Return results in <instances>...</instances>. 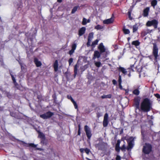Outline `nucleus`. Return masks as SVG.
Returning a JSON list of instances; mask_svg holds the SVG:
<instances>
[{
    "label": "nucleus",
    "mask_w": 160,
    "mask_h": 160,
    "mask_svg": "<svg viewBox=\"0 0 160 160\" xmlns=\"http://www.w3.org/2000/svg\"><path fill=\"white\" fill-rule=\"evenodd\" d=\"M152 106L150 100L148 98H146L143 100L141 103L139 109H138L141 112H147L150 111Z\"/></svg>",
    "instance_id": "obj_1"
},
{
    "label": "nucleus",
    "mask_w": 160,
    "mask_h": 160,
    "mask_svg": "<svg viewBox=\"0 0 160 160\" xmlns=\"http://www.w3.org/2000/svg\"><path fill=\"white\" fill-rule=\"evenodd\" d=\"M41 143L43 144L44 147L41 148V154H42L44 156L46 155L47 153L46 152L47 149H48V147L47 145L48 143V140L45 138V135L43 133L41 132Z\"/></svg>",
    "instance_id": "obj_2"
},
{
    "label": "nucleus",
    "mask_w": 160,
    "mask_h": 160,
    "mask_svg": "<svg viewBox=\"0 0 160 160\" xmlns=\"http://www.w3.org/2000/svg\"><path fill=\"white\" fill-rule=\"evenodd\" d=\"M158 52V49L157 45L155 43H153L152 54L154 58V60L156 61H157L158 58L159 56Z\"/></svg>",
    "instance_id": "obj_3"
},
{
    "label": "nucleus",
    "mask_w": 160,
    "mask_h": 160,
    "mask_svg": "<svg viewBox=\"0 0 160 160\" xmlns=\"http://www.w3.org/2000/svg\"><path fill=\"white\" fill-rule=\"evenodd\" d=\"M158 23L157 20L153 19L151 21H148L146 23V25L147 27H151L152 26L154 28L156 29L158 27Z\"/></svg>",
    "instance_id": "obj_4"
},
{
    "label": "nucleus",
    "mask_w": 160,
    "mask_h": 160,
    "mask_svg": "<svg viewBox=\"0 0 160 160\" xmlns=\"http://www.w3.org/2000/svg\"><path fill=\"white\" fill-rule=\"evenodd\" d=\"M152 150V146L150 144H146L143 146L142 152L145 154H149Z\"/></svg>",
    "instance_id": "obj_5"
},
{
    "label": "nucleus",
    "mask_w": 160,
    "mask_h": 160,
    "mask_svg": "<svg viewBox=\"0 0 160 160\" xmlns=\"http://www.w3.org/2000/svg\"><path fill=\"white\" fill-rule=\"evenodd\" d=\"M141 98L139 96L135 97L133 99L134 106L136 110L139 109V104Z\"/></svg>",
    "instance_id": "obj_6"
},
{
    "label": "nucleus",
    "mask_w": 160,
    "mask_h": 160,
    "mask_svg": "<svg viewBox=\"0 0 160 160\" xmlns=\"http://www.w3.org/2000/svg\"><path fill=\"white\" fill-rule=\"evenodd\" d=\"M84 129L88 139L90 140L92 136V134L90 128L88 126L86 125L84 127Z\"/></svg>",
    "instance_id": "obj_7"
},
{
    "label": "nucleus",
    "mask_w": 160,
    "mask_h": 160,
    "mask_svg": "<svg viewBox=\"0 0 160 160\" xmlns=\"http://www.w3.org/2000/svg\"><path fill=\"white\" fill-rule=\"evenodd\" d=\"M53 115V112L48 111L43 114L41 115V118L44 119H47L51 118Z\"/></svg>",
    "instance_id": "obj_8"
},
{
    "label": "nucleus",
    "mask_w": 160,
    "mask_h": 160,
    "mask_svg": "<svg viewBox=\"0 0 160 160\" xmlns=\"http://www.w3.org/2000/svg\"><path fill=\"white\" fill-rule=\"evenodd\" d=\"M108 119V114L107 113H106L104 115L103 120V125L104 127L107 126L109 122Z\"/></svg>",
    "instance_id": "obj_9"
},
{
    "label": "nucleus",
    "mask_w": 160,
    "mask_h": 160,
    "mask_svg": "<svg viewBox=\"0 0 160 160\" xmlns=\"http://www.w3.org/2000/svg\"><path fill=\"white\" fill-rule=\"evenodd\" d=\"M150 10V8L149 7H146L143 10L142 16L145 17H148L149 14V12Z\"/></svg>",
    "instance_id": "obj_10"
},
{
    "label": "nucleus",
    "mask_w": 160,
    "mask_h": 160,
    "mask_svg": "<svg viewBox=\"0 0 160 160\" xmlns=\"http://www.w3.org/2000/svg\"><path fill=\"white\" fill-rule=\"evenodd\" d=\"M98 49L99 50L101 53H103L105 52L106 49L102 43H100L98 46Z\"/></svg>",
    "instance_id": "obj_11"
},
{
    "label": "nucleus",
    "mask_w": 160,
    "mask_h": 160,
    "mask_svg": "<svg viewBox=\"0 0 160 160\" xmlns=\"http://www.w3.org/2000/svg\"><path fill=\"white\" fill-rule=\"evenodd\" d=\"M118 70L119 72H122L124 75H126L127 74V71L124 68L119 67L118 68Z\"/></svg>",
    "instance_id": "obj_12"
},
{
    "label": "nucleus",
    "mask_w": 160,
    "mask_h": 160,
    "mask_svg": "<svg viewBox=\"0 0 160 160\" xmlns=\"http://www.w3.org/2000/svg\"><path fill=\"white\" fill-rule=\"evenodd\" d=\"M86 31V28L82 27L80 28L78 31V35L79 36H82L85 33Z\"/></svg>",
    "instance_id": "obj_13"
},
{
    "label": "nucleus",
    "mask_w": 160,
    "mask_h": 160,
    "mask_svg": "<svg viewBox=\"0 0 160 160\" xmlns=\"http://www.w3.org/2000/svg\"><path fill=\"white\" fill-rule=\"evenodd\" d=\"M102 53H101L100 52H99L98 51H95L94 52L93 59H95L96 58H99L100 57L101 54Z\"/></svg>",
    "instance_id": "obj_14"
},
{
    "label": "nucleus",
    "mask_w": 160,
    "mask_h": 160,
    "mask_svg": "<svg viewBox=\"0 0 160 160\" xmlns=\"http://www.w3.org/2000/svg\"><path fill=\"white\" fill-rule=\"evenodd\" d=\"M152 30H150L149 29H147L142 31L141 32V35L142 37H144L148 33L151 32Z\"/></svg>",
    "instance_id": "obj_15"
},
{
    "label": "nucleus",
    "mask_w": 160,
    "mask_h": 160,
    "mask_svg": "<svg viewBox=\"0 0 160 160\" xmlns=\"http://www.w3.org/2000/svg\"><path fill=\"white\" fill-rule=\"evenodd\" d=\"M53 67L55 72H56L58 71V61L57 60H55L53 64Z\"/></svg>",
    "instance_id": "obj_16"
},
{
    "label": "nucleus",
    "mask_w": 160,
    "mask_h": 160,
    "mask_svg": "<svg viewBox=\"0 0 160 160\" xmlns=\"http://www.w3.org/2000/svg\"><path fill=\"white\" fill-rule=\"evenodd\" d=\"M114 21L113 19L112 18L103 21V23L105 24H109L112 23Z\"/></svg>",
    "instance_id": "obj_17"
},
{
    "label": "nucleus",
    "mask_w": 160,
    "mask_h": 160,
    "mask_svg": "<svg viewBox=\"0 0 160 160\" xmlns=\"http://www.w3.org/2000/svg\"><path fill=\"white\" fill-rule=\"evenodd\" d=\"M120 141L119 140H118L117 141V143L116 144L115 149L117 152H119L120 148Z\"/></svg>",
    "instance_id": "obj_18"
},
{
    "label": "nucleus",
    "mask_w": 160,
    "mask_h": 160,
    "mask_svg": "<svg viewBox=\"0 0 160 160\" xmlns=\"http://www.w3.org/2000/svg\"><path fill=\"white\" fill-rule=\"evenodd\" d=\"M133 147V144L132 143V141H130L128 143V145L127 147V149L129 151L130 149H131Z\"/></svg>",
    "instance_id": "obj_19"
},
{
    "label": "nucleus",
    "mask_w": 160,
    "mask_h": 160,
    "mask_svg": "<svg viewBox=\"0 0 160 160\" xmlns=\"http://www.w3.org/2000/svg\"><path fill=\"white\" fill-rule=\"evenodd\" d=\"M140 43V42L138 41V40H136L132 41V44L136 46H138L139 45Z\"/></svg>",
    "instance_id": "obj_20"
},
{
    "label": "nucleus",
    "mask_w": 160,
    "mask_h": 160,
    "mask_svg": "<svg viewBox=\"0 0 160 160\" xmlns=\"http://www.w3.org/2000/svg\"><path fill=\"white\" fill-rule=\"evenodd\" d=\"M122 31L125 34H129L130 32L129 30L128 29H126L125 27L123 28Z\"/></svg>",
    "instance_id": "obj_21"
},
{
    "label": "nucleus",
    "mask_w": 160,
    "mask_h": 160,
    "mask_svg": "<svg viewBox=\"0 0 160 160\" xmlns=\"http://www.w3.org/2000/svg\"><path fill=\"white\" fill-rule=\"evenodd\" d=\"M78 72V66L77 64L75 65L74 67V76L75 77L77 74Z\"/></svg>",
    "instance_id": "obj_22"
},
{
    "label": "nucleus",
    "mask_w": 160,
    "mask_h": 160,
    "mask_svg": "<svg viewBox=\"0 0 160 160\" xmlns=\"http://www.w3.org/2000/svg\"><path fill=\"white\" fill-rule=\"evenodd\" d=\"M158 2L157 0H152L151 2V5L153 8H154L155 6L157 4Z\"/></svg>",
    "instance_id": "obj_23"
},
{
    "label": "nucleus",
    "mask_w": 160,
    "mask_h": 160,
    "mask_svg": "<svg viewBox=\"0 0 160 160\" xmlns=\"http://www.w3.org/2000/svg\"><path fill=\"white\" fill-rule=\"evenodd\" d=\"M98 41L99 40L98 39H96L92 42V44L91 45V46L93 48L95 47V46L98 44Z\"/></svg>",
    "instance_id": "obj_24"
},
{
    "label": "nucleus",
    "mask_w": 160,
    "mask_h": 160,
    "mask_svg": "<svg viewBox=\"0 0 160 160\" xmlns=\"http://www.w3.org/2000/svg\"><path fill=\"white\" fill-rule=\"evenodd\" d=\"M133 94L138 96L139 95L140 93V91L138 89H136L133 90L132 91Z\"/></svg>",
    "instance_id": "obj_25"
},
{
    "label": "nucleus",
    "mask_w": 160,
    "mask_h": 160,
    "mask_svg": "<svg viewBox=\"0 0 160 160\" xmlns=\"http://www.w3.org/2000/svg\"><path fill=\"white\" fill-rule=\"evenodd\" d=\"M112 95L111 94H109L107 95H104L101 96V98L102 99L108 98H111Z\"/></svg>",
    "instance_id": "obj_26"
},
{
    "label": "nucleus",
    "mask_w": 160,
    "mask_h": 160,
    "mask_svg": "<svg viewBox=\"0 0 160 160\" xmlns=\"http://www.w3.org/2000/svg\"><path fill=\"white\" fill-rule=\"evenodd\" d=\"M34 62L37 67L40 66V62L37 58H34Z\"/></svg>",
    "instance_id": "obj_27"
},
{
    "label": "nucleus",
    "mask_w": 160,
    "mask_h": 160,
    "mask_svg": "<svg viewBox=\"0 0 160 160\" xmlns=\"http://www.w3.org/2000/svg\"><path fill=\"white\" fill-rule=\"evenodd\" d=\"M93 32H90L89 33L88 36V40H92V39L93 38Z\"/></svg>",
    "instance_id": "obj_28"
},
{
    "label": "nucleus",
    "mask_w": 160,
    "mask_h": 160,
    "mask_svg": "<svg viewBox=\"0 0 160 160\" xmlns=\"http://www.w3.org/2000/svg\"><path fill=\"white\" fill-rule=\"evenodd\" d=\"M138 29V27L137 26V24H135L132 27L133 32H135Z\"/></svg>",
    "instance_id": "obj_29"
},
{
    "label": "nucleus",
    "mask_w": 160,
    "mask_h": 160,
    "mask_svg": "<svg viewBox=\"0 0 160 160\" xmlns=\"http://www.w3.org/2000/svg\"><path fill=\"white\" fill-rule=\"evenodd\" d=\"M78 7V6L74 7L72 10L71 13L72 14L74 13L76 11Z\"/></svg>",
    "instance_id": "obj_30"
},
{
    "label": "nucleus",
    "mask_w": 160,
    "mask_h": 160,
    "mask_svg": "<svg viewBox=\"0 0 160 160\" xmlns=\"http://www.w3.org/2000/svg\"><path fill=\"white\" fill-rule=\"evenodd\" d=\"M103 27L100 25H98L94 27L95 29L97 30H100L102 29Z\"/></svg>",
    "instance_id": "obj_31"
},
{
    "label": "nucleus",
    "mask_w": 160,
    "mask_h": 160,
    "mask_svg": "<svg viewBox=\"0 0 160 160\" xmlns=\"http://www.w3.org/2000/svg\"><path fill=\"white\" fill-rule=\"evenodd\" d=\"M118 82L119 87L120 88L121 87H122L121 85V82H122V79H121V75H119V76Z\"/></svg>",
    "instance_id": "obj_32"
},
{
    "label": "nucleus",
    "mask_w": 160,
    "mask_h": 160,
    "mask_svg": "<svg viewBox=\"0 0 160 160\" xmlns=\"http://www.w3.org/2000/svg\"><path fill=\"white\" fill-rule=\"evenodd\" d=\"M52 97L53 98V102H55L57 101V96L56 95V94L55 93H54L52 96Z\"/></svg>",
    "instance_id": "obj_33"
},
{
    "label": "nucleus",
    "mask_w": 160,
    "mask_h": 160,
    "mask_svg": "<svg viewBox=\"0 0 160 160\" xmlns=\"http://www.w3.org/2000/svg\"><path fill=\"white\" fill-rule=\"evenodd\" d=\"M92 110H91L90 108H87V109H86L85 110V114H89V113H90L91 111H92Z\"/></svg>",
    "instance_id": "obj_34"
},
{
    "label": "nucleus",
    "mask_w": 160,
    "mask_h": 160,
    "mask_svg": "<svg viewBox=\"0 0 160 160\" xmlns=\"http://www.w3.org/2000/svg\"><path fill=\"white\" fill-rule=\"evenodd\" d=\"M95 65L97 67H100L101 65V63L100 62H97L95 63Z\"/></svg>",
    "instance_id": "obj_35"
},
{
    "label": "nucleus",
    "mask_w": 160,
    "mask_h": 160,
    "mask_svg": "<svg viewBox=\"0 0 160 160\" xmlns=\"http://www.w3.org/2000/svg\"><path fill=\"white\" fill-rule=\"evenodd\" d=\"M73 103L74 106V108L75 109H78V106L76 102L74 100L72 101V102Z\"/></svg>",
    "instance_id": "obj_36"
},
{
    "label": "nucleus",
    "mask_w": 160,
    "mask_h": 160,
    "mask_svg": "<svg viewBox=\"0 0 160 160\" xmlns=\"http://www.w3.org/2000/svg\"><path fill=\"white\" fill-rule=\"evenodd\" d=\"M78 135H80L81 134V126L80 124L78 125Z\"/></svg>",
    "instance_id": "obj_37"
},
{
    "label": "nucleus",
    "mask_w": 160,
    "mask_h": 160,
    "mask_svg": "<svg viewBox=\"0 0 160 160\" xmlns=\"http://www.w3.org/2000/svg\"><path fill=\"white\" fill-rule=\"evenodd\" d=\"M134 66V65H131L130 66V68H128L127 70H128V71H131V72H133L134 71V70L132 68Z\"/></svg>",
    "instance_id": "obj_38"
},
{
    "label": "nucleus",
    "mask_w": 160,
    "mask_h": 160,
    "mask_svg": "<svg viewBox=\"0 0 160 160\" xmlns=\"http://www.w3.org/2000/svg\"><path fill=\"white\" fill-rule=\"evenodd\" d=\"M87 23V19L85 18H83L82 20V24L83 25H86Z\"/></svg>",
    "instance_id": "obj_39"
},
{
    "label": "nucleus",
    "mask_w": 160,
    "mask_h": 160,
    "mask_svg": "<svg viewBox=\"0 0 160 160\" xmlns=\"http://www.w3.org/2000/svg\"><path fill=\"white\" fill-rule=\"evenodd\" d=\"M84 151L87 154H88L90 152V150L87 148H86L84 149Z\"/></svg>",
    "instance_id": "obj_40"
},
{
    "label": "nucleus",
    "mask_w": 160,
    "mask_h": 160,
    "mask_svg": "<svg viewBox=\"0 0 160 160\" xmlns=\"http://www.w3.org/2000/svg\"><path fill=\"white\" fill-rule=\"evenodd\" d=\"M77 47V45L76 44L74 43L73 44L72 46V49L75 51Z\"/></svg>",
    "instance_id": "obj_41"
},
{
    "label": "nucleus",
    "mask_w": 160,
    "mask_h": 160,
    "mask_svg": "<svg viewBox=\"0 0 160 160\" xmlns=\"http://www.w3.org/2000/svg\"><path fill=\"white\" fill-rule=\"evenodd\" d=\"M131 11H129L128 12V18L130 20H132V18L131 16Z\"/></svg>",
    "instance_id": "obj_42"
},
{
    "label": "nucleus",
    "mask_w": 160,
    "mask_h": 160,
    "mask_svg": "<svg viewBox=\"0 0 160 160\" xmlns=\"http://www.w3.org/2000/svg\"><path fill=\"white\" fill-rule=\"evenodd\" d=\"M67 98L68 99H70L71 100V102H72L74 100V99H73V98H72V97H71V96L70 95H68L67 96Z\"/></svg>",
    "instance_id": "obj_43"
},
{
    "label": "nucleus",
    "mask_w": 160,
    "mask_h": 160,
    "mask_svg": "<svg viewBox=\"0 0 160 160\" xmlns=\"http://www.w3.org/2000/svg\"><path fill=\"white\" fill-rule=\"evenodd\" d=\"M73 59L72 58H70L68 60L69 65L70 66L71 63L73 62Z\"/></svg>",
    "instance_id": "obj_44"
},
{
    "label": "nucleus",
    "mask_w": 160,
    "mask_h": 160,
    "mask_svg": "<svg viewBox=\"0 0 160 160\" xmlns=\"http://www.w3.org/2000/svg\"><path fill=\"white\" fill-rule=\"evenodd\" d=\"M91 41L90 40H89V39L88 40V42L87 43V46L88 47H89L90 46H91V45H90Z\"/></svg>",
    "instance_id": "obj_45"
},
{
    "label": "nucleus",
    "mask_w": 160,
    "mask_h": 160,
    "mask_svg": "<svg viewBox=\"0 0 160 160\" xmlns=\"http://www.w3.org/2000/svg\"><path fill=\"white\" fill-rule=\"evenodd\" d=\"M97 117V118H99L102 116V113L100 112H97L96 113Z\"/></svg>",
    "instance_id": "obj_46"
},
{
    "label": "nucleus",
    "mask_w": 160,
    "mask_h": 160,
    "mask_svg": "<svg viewBox=\"0 0 160 160\" xmlns=\"http://www.w3.org/2000/svg\"><path fill=\"white\" fill-rule=\"evenodd\" d=\"M154 96L157 98L160 99V95L158 93H156L154 94Z\"/></svg>",
    "instance_id": "obj_47"
},
{
    "label": "nucleus",
    "mask_w": 160,
    "mask_h": 160,
    "mask_svg": "<svg viewBox=\"0 0 160 160\" xmlns=\"http://www.w3.org/2000/svg\"><path fill=\"white\" fill-rule=\"evenodd\" d=\"M126 148L125 145L124 144L123 146H122V147L120 148L121 149L122 151H123L124 150H125L126 148Z\"/></svg>",
    "instance_id": "obj_48"
},
{
    "label": "nucleus",
    "mask_w": 160,
    "mask_h": 160,
    "mask_svg": "<svg viewBox=\"0 0 160 160\" xmlns=\"http://www.w3.org/2000/svg\"><path fill=\"white\" fill-rule=\"evenodd\" d=\"M10 75H11L12 80L14 83H15V82H16V81L15 78L13 76L11 73H10Z\"/></svg>",
    "instance_id": "obj_49"
},
{
    "label": "nucleus",
    "mask_w": 160,
    "mask_h": 160,
    "mask_svg": "<svg viewBox=\"0 0 160 160\" xmlns=\"http://www.w3.org/2000/svg\"><path fill=\"white\" fill-rule=\"evenodd\" d=\"M74 50L71 49L70 50L69 52L68 53L70 55H72L73 53L74 52Z\"/></svg>",
    "instance_id": "obj_50"
},
{
    "label": "nucleus",
    "mask_w": 160,
    "mask_h": 160,
    "mask_svg": "<svg viewBox=\"0 0 160 160\" xmlns=\"http://www.w3.org/2000/svg\"><path fill=\"white\" fill-rule=\"evenodd\" d=\"M29 146L33 148H35L36 147V145L33 143H30L29 144Z\"/></svg>",
    "instance_id": "obj_51"
},
{
    "label": "nucleus",
    "mask_w": 160,
    "mask_h": 160,
    "mask_svg": "<svg viewBox=\"0 0 160 160\" xmlns=\"http://www.w3.org/2000/svg\"><path fill=\"white\" fill-rule=\"evenodd\" d=\"M116 160H121V158L120 156L117 155L116 158Z\"/></svg>",
    "instance_id": "obj_52"
},
{
    "label": "nucleus",
    "mask_w": 160,
    "mask_h": 160,
    "mask_svg": "<svg viewBox=\"0 0 160 160\" xmlns=\"http://www.w3.org/2000/svg\"><path fill=\"white\" fill-rule=\"evenodd\" d=\"M112 82L113 84L114 85H116L117 83V81H116V80H115L114 79H113L112 80Z\"/></svg>",
    "instance_id": "obj_53"
},
{
    "label": "nucleus",
    "mask_w": 160,
    "mask_h": 160,
    "mask_svg": "<svg viewBox=\"0 0 160 160\" xmlns=\"http://www.w3.org/2000/svg\"><path fill=\"white\" fill-rule=\"evenodd\" d=\"M127 72H128L129 73L128 74V75L129 77H130L131 76V71H127Z\"/></svg>",
    "instance_id": "obj_54"
},
{
    "label": "nucleus",
    "mask_w": 160,
    "mask_h": 160,
    "mask_svg": "<svg viewBox=\"0 0 160 160\" xmlns=\"http://www.w3.org/2000/svg\"><path fill=\"white\" fill-rule=\"evenodd\" d=\"M79 151L83 153L84 151V149L82 148H80L79 150Z\"/></svg>",
    "instance_id": "obj_55"
},
{
    "label": "nucleus",
    "mask_w": 160,
    "mask_h": 160,
    "mask_svg": "<svg viewBox=\"0 0 160 160\" xmlns=\"http://www.w3.org/2000/svg\"><path fill=\"white\" fill-rule=\"evenodd\" d=\"M123 132V129H122L120 131L119 134H122Z\"/></svg>",
    "instance_id": "obj_56"
},
{
    "label": "nucleus",
    "mask_w": 160,
    "mask_h": 160,
    "mask_svg": "<svg viewBox=\"0 0 160 160\" xmlns=\"http://www.w3.org/2000/svg\"><path fill=\"white\" fill-rule=\"evenodd\" d=\"M99 146V144L98 143V144H96L95 147H96L97 148V147H98Z\"/></svg>",
    "instance_id": "obj_57"
},
{
    "label": "nucleus",
    "mask_w": 160,
    "mask_h": 160,
    "mask_svg": "<svg viewBox=\"0 0 160 160\" xmlns=\"http://www.w3.org/2000/svg\"><path fill=\"white\" fill-rule=\"evenodd\" d=\"M62 0H57V2H58L61 3L62 2Z\"/></svg>",
    "instance_id": "obj_58"
},
{
    "label": "nucleus",
    "mask_w": 160,
    "mask_h": 160,
    "mask_svg": "<svg viewBox=\"0 0 160 160\" xmlns=\"http://www.w3.org/2000/svg\"><path fill=\"white\" fill-rule=\"evenodd\" d=\"M37 131L38 133V137H39L40 136V132L39 131V130H37Z\"/></svg>",
    "instance_id": "obj_59"
},
{
    "label": "nucleus",
    "mask_w": 160,
    "mask_h": 160,
    "mask_svg": "<svg viewBox=\"0 0 160 160\" xmlns=\"http://www.w3.org/2000/svg\"><path fill=\"white\" fill-rule=\"evenodd\" d=\"M130 37H128L127 38V39H128V41H129L130 40Z\"/></svg>",
    "instance_id": "obj_60"
},
{
    "label": "nucleus",
    "mask_w": 160,
    "mask_h": 160,
    "mask_svg": "<svg viewBox=\"0 0 160 160\" xmlns=\"http://www.w3.org/2000/svg\"><path fill=\"white\" fill-rule=\"evenodd\" d=\"M90 22V20H88L87 21V22Z\"/></svg>",
    "instance_id": "obj_61"
},
{
    "label": "nucleus",
    "mask_w": 160,
    "mask_h": 160,
    "mask_svg": "<svg viewBox=\"0 0 160 160\" xmlns=\"http://www.w3.org/2000/svg\"><path fill=\"white\" fill-rule=\"evenodd\" d=\"M92 107H94V105H92Z\"/></svg>",
    "instance_id": "obj_62"
},
{
    "label": "nucleus",
    "mask_w": 160,
    "mask_h": 160,
    "mask_svg": "<svg viewBox=\"0 0 160 160\" xmlns=\"http://www.w3.org/2000/svg\"><path fill=\"white\" fill-rule=\"evenodd\" d=\"M40 65H41H41H42V63H41V62Z\"/></svg>",
    "instance_id": "obj_63"
},
{
    "label": "nucleus",
    "mask_w": 160,
    "mask_h": 160,
    "mask_svg": "<svg viewBox=\"0 0 160 160\" xmlns=\"http://www.w3.org/2000/svg\"><path fill=\"white\" fill-rule=\"evenodd\" d=\"M112 160H113L112 159Z\"/></svg>",
    "instance_id": "obj_64"
}]
</instances>
